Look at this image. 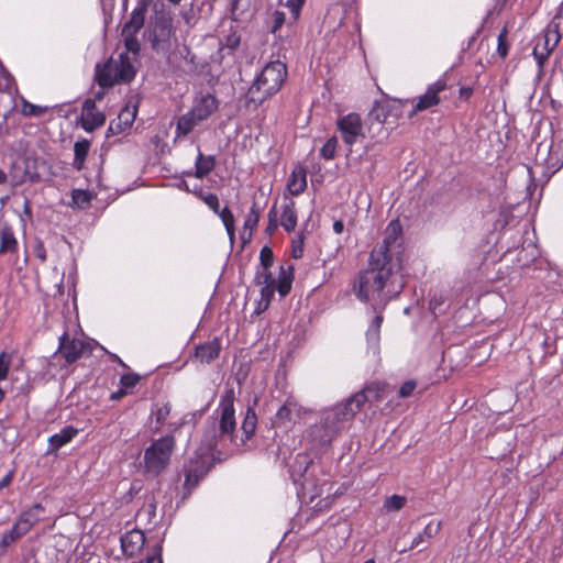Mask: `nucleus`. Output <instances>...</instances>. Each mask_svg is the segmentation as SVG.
Wrapping results in <instances>:
<instances>
[{"mask_svg": "<svg viewBox=\"0 0 563 563\" xmlns=\"http://www.w3.org/2000/svg\"><path fill=\"white\" fill-rule=\"evenodd\" d=\"M380 252L372 251L368 260V267L361 272L354 282V292L362 301H373L372 307H385L389 299L398 295L402 288L399 283L395 286L394 275L400 268L398 262H386L379 258Z\"/></svg>", "mask_w": 563, "mask_h": 563, "instance_id": "obj_1", "label": "nucleus"}, {"mask_svg": "<svg viewBox=\"0 0 563 563\" xmlns=\"http://www.w3.org/2000/svg\"><path fill=\"white\" fill-rule=\"evenodd\" d=\"M355 415L347 399L324 408L319 413V421L310 427L309 434L319 445L328 446Z\"/></svg>", "mask_w": 563, "mask_h": 563, "instance_id": "obj_2", "label": "nucleus"}, {"mask_svg": "<svg viewBox=\"0 0 563 563\" xmlns=\"http://www.w3.org/2000/svg\"><path fill=\"white\" fill-rule=\"evenodd\" d=\"M136 69L128 53L109 57L104 63L95 66L93 79L102 89H109L115 85L128 84L134 79Z\"/></svg>", "mask_w": 563, "mask_h": 563, "instance_id": "obj_3", "label": "nucleus"}, {"mask_svg": "<svg viewBox=\"0 0 563 563\" xmlns=\"http://www.w3.org/2000/svg\"><path fill=\"white\" fill-rule=\"evenodd\" d=\"M287 77V68L280 60L268 63L249 89L252 101L263 102L276 93Z\"/></svg>", "mask_w": 563, "mask_h": 563, "instance_id": "obj_4", "label": "nucleus"}, {"mask_svg": "<svg viewBox=\"0 0 563 563\" xmlns=\"http://www.w3.org/2000/svg\"><path fill=\"white\" fill-rule=\"evenodd\" d=\"M219 409L220 421H219V434L216 433V419H212L210 422L212 435L210 439H207V446L210 451H213L218 445V440L224 437H229L231 440L233 439V433L236 427L235 417H234V391L233 389H229L221 397Z\"/></svg>", "mask_w": 563, "mask_h": 563, "instance_id": "obj_5", "label": "nucleus"}, {"mask_svg": "<svg viewBox=\"0 0 563 563\" xmlns=\"http://www.w3.org/2000/svg\"><path fill=\"white\" fill-rule=\"evenodd\" d=\"M174 448L175 439L173 435H166L154 441L144 451L145 471L154 476L161 474L169 464Z\"/></svg>", "mask_w": 563, "mask_h": 563, "instance_id": "obj_6", "label": "nucleus"}, {"mask_svg": "<svg viewBox=\"0 0 563 563\" xmlns=\"http://www.w3.org/2000/svg\"><path fill=\"white\" fill-rule=\"evenodd\" d=\"M389 386L382 383H371L362 390L353 394L347 398L355 413L360 412L365 405H374L377 401L385 399L388 395Z\"/></svg>", "mask_w": 563, "mask_h": 563, "instance_id": "obj_7", "label": "nucleus"}, {"mask_svg": "<svg viewBox=\"0 0 563 563\" xmlns=\"http://www.w3.org/2000/svg\"><path fill=\"white\" fill-rule=\"evenodd\" d=\"M58 352L65 358L67 364L77 362L85 355H90L91 346L89 343L70 338L67 332L59 336Z\"/></svg>", "mask_w": 563, "mask_h": 563, "instance_id": "obj_8", "label": "nucleus"}, {"mask_svg": "<svg viewBox=\"0 0 563 563\" xmlns=\"http://www.w3.org/2000/svg\"><path fill=\"white\" fill-rule=\"evenodd\" d=\"M338 131L341 133L343 142L352 146L363 134V124L360 114L351 112L340 118L336 122Z\"/></svg>", "mask_w": 563, "mask_h": 563, "instance_id": "obj_9", "label": "nucleus"}, {"mask_svg": "<svg viewBox=\"0 0 563 563\" xmlns=\"http://www.w3.org/2000/svg\"><path fill=\"white\" fill-rule=\"evenodd\" d=\"M173 25L169 18H157L150 31L148 40L155 52H164L168 48Z\"/></svg>", "mask_w": 563, "mask_h": 563, "instance_id": "obj_10", "label": "nucleus"}, {"mask_svg": "<svg viewBox=\"0 0 563 563\" xmlns=\"http://www.w3.org/2000/svg\"><path fill=\"white\" fill-rule=\"evenodd\" d=\"M402 232L401 224L398 220H393L389 222L385 230V236L382 244L375 246L373 251L380 252L379 258L386 262H398L400 261L398 257H394V247L400 238Z\"/></svg>", "mask_w": 563, "mask_h": 563, "instance_id": "obj_11", "label": "nucleus"}, {"mask_svg": "<svg viewBox=\"0 0 563 563\" xmlns=\"http://www.w3.org/2000/svg\"><path fill=\"white\" fill-rule=\"evenodd\" d=\"M445 88L446 82L444 80H438L434 84L430 85L427 88L426 92L417 99L413 109L410 113V117H412L417 112L424 111L438 106L441 101L440 92L445 90Z\"/></svg>", "mask_w": 563, "mask_h": 563, "instance_id": "obj_12", "label": "nucleus"}, {"mask_svg": "<svg viewBox=\"0 0 563 563\" xmlns=\"http://www.w3.org/2000/svg\"><path fill=\"white\" fill-rule=\"evenodd\" d=\"M209 472V466L207 465V460L202 456H198L196 460H190L187 465H185V488L190 493L194 488H196L199 482L207 475Z\"/></svg>", "mask_w": 563, "mask_h": 563, "instance_id": "obj_13", "label": "nucleus"}, {"mask_svg": "<svg viewBox=\"0 0 563 563\" xmlns=\"http://www.w3.org/2000/svg\"><path fill=\"white\" fill-rule=\"evenodd\" d=\"M106 122V115L97 110L96 100L87 99L82 104L81 126L87 132L102 126Z\"/></svg>", "mask_w": 563, "mask_h": 563, "instance_id": "obj_14", "label": "nucleus"}, {"mask_svg": "<svg viewBox=\"0 0 563 563\" xmlns=\"http://www.w3.org/2000/svg\"><path fill=\"white\" fill-rule=\"evenodd\" d=\"M561 37L559 31L552 27L551 24L545 30L543 36V47L541 49L540 42L533 48V55L540 66H542L543 62L547 59L548 55L553 51L556 46Z\"/></svg>", "mask_w": 563, "mask_h": 563, "instance_id": "obj_15", "label": "nucleus"}, {"mask_svg": "<svg viewBox=\"0 0 563 563\" xmlns=\"http://www.w3.org/2000/svg\"><path fill=\"white\" fill-rule=\"evenodd\" d=\"M147 9L148 0H140L131 12L130 19L124 23L122 31L137 33L144 26Z\"/></svg>", "mask_w": 563, "mask_h": 563, "instance_id": "obj_16", "label": "nucleus"}, {"mask_svg": "<svg viewBox=\"0 0 563 563\" xmlns=\"http://www.w3.org/2000/svg\"><path fill=\"white\" fill-rule=\"evenodd\" d=\"M44 512V508L41 504L33 505L30 509L22 512L16 520L15 530H20L23 534H26L31 528L41 519V515Z\"/></svg>", "mask_w": 563, "mask_h": 563, "instance_id": "obj_17", "label": "nucleus"}, {"mask_svg": "<svg viewBox=\"0 0 563 563\" xmlns=\"http://www.w3.org/2000/svg\"><path fill=\"white\" fill-rule=\"evenodd\" d=\"M219 102L217 98L210 93L202 96L191 108V112L201 122L207 120L214 111L218 110Z\"/></svg>", "mask_w": 563, "mask_h": 563, "instance_id": "obj_18", "label": "nucleus"}, {"mask_svg": "<svg viewBox=\"0 0 563 563\" xmlns=\"http://www.w3.org/2000/svg\"><path fill=\"white\" fill-rule=\"evenodd\" d=\"M145 543V536L141 530H132L121 537V548L124 554L132 556Z\"/></svg>", "mask_w": 563, "mask_h": 563, "instance_id": "obj_19", "label": "nucleus"}, {"mask_svg": "<svg viewBox=\"0 0 563 563\" xmlns=\"http://www.w3.org/2000/svg\"><path fill=\"white\" fill-rule=\"evenodd\" d=\"M313 463L310 462L307 467L305 468V472L302 474L303 481H302V489L303 495L308 497L309 503H314L316 498L320 497L323 493V487L327 486V483L323 482L321 485L317 484L314 479L312 478L311 474L309 473V467H312Z\"/></svg>", "mask_w": 563, "mask_h": 563, "instance_id": "obj_20", "label": "nucleus"}, {"mask_svg": "<svg viewBox=\"0 0 563 563\" xmlns=\"http://www.w3.org/2000/svg\"><path fill=\"white\" fill-rule=\"evenodd\" d=\"M220 351V341L216 338L212 341L198 345L196 347L195 356L201 363L209 364L219 356Z\"/></svg>", "mask_w": 563, "mask_h": 563, "instance_id": "obj_21", "label": "nucleus"}, {"mask_svg": "<svg viewBox=\"0 0 563 563\" xmlns=\"http://www.w3.org/2000/svg\"><path fill=\"white\" fill-rule=\"evenodd\" d=\"M287 188L294 196H298L307 188V172L302 166H297L291 172Z\"/></svg>", "mask_w": 563, "mask_h": 563, "instance_id": "obj_22", "label": "nucleus"}, {"mask_svg": "<svg viewBox=\"0 0 563 563\" xmlns=\"http://www.w3.org/2000/svg\"><path fill=\"white\" fill-rule=\"evenodd\" d=\"M280 225L291 232L297 225L296 203L291 199H285L282 206Z\"/></svg>", "mask_w": 563, "mask_h": 563, "instance_id": "obj_23", "label": "nucleus"}, {"mask_svg": "<svg viewBox=\"0 0 563 563\" xmlns=\"http://www.w3.org/2000/svg\"><path fill=\"white\" fill-rule=\"evenodd\" d=\"M441 521H430L421 533L413 538L409 549L419 547L426 548L427 544L433 539L441 530Z\"/></svg>", "mask_w": 563, "mask_h": 563, "instance_id": "obj_24", "label": "nucleus"}, {"mask_svg": "<svg viewBox=\"0 0 563 563\" xmlns=\"http://www.w3.org/2000/svg\"><path fill=\"white\" fill-rule=\"evenodd\" d=\"M18 251V240L11 227L4 224L0 228V254H13Z\"/></svg>", "mask_w": 563, "mask_h": 563, "instance_id": "obj_25", "label": "nucleus"}, {"mask_svg": "<svg viewBox=\"0 0 563 563\" xmlns=\"http://www.w3.org/2000/svg\"><path fill=\"white\" fill-rule=\"evenodd\" d=\"M389 114L388 106L384 102L376 101L368 112L367 121L368 126L382 128Z\"/></svg>", "mask_w": 563, "mask_h": 563, "instance_id": "obj_26", "label": "nucleus"}, {"mask_svg": "<svg viewBox=\"0 0 563 563\" xmlns=\"http://www.w3.org/2000/svg\"><path fill=\"white\" fill-rule=\"evenodd\" d=\"M302 407L297 404V401L292 399H288L276 413V418L279 422H291L294 420V416H300L302 411Z\"/></svg>", "mask_w": 563, "mask_h": 563, "instance_id": "obj_27", "label": "nucleus"}, {"mask_svg": "<svg viewBox=\"0 0 563 563\" xmlns=\"http://www.w3.org/2000/svg\"><path fill=\"white\" fill-rule=\"evenodd\" d=\"M201 121L192 114L191 110L187 113L183 114L178 121L176 126L177 135L186 136L194 131V129L200 124Z\"/></svg>", "mask_w": 563, "mask_h": 563, "instance_id": "obj_28", "label": "nucleus"}, {"mask_svg": "<svg viewBox=\"0 0 563 563\" xmlns=\"http://www.w3.org/2000/svg\"><path fill=\"white\" fill-rule=\"evenodd\" d=\"M214 165H216L214 156H212V155L206 156L201 152H199L197 159H196V164H195L196 170H195L194 176L196 178H203L214 168Z\"/></svg>", "mask_w": 563, "mask_h": 563, "instance_id": "obj_29", "label": "nucleus"}, {"mask_svg": "<svg viewBox=\"0 0 563 563\" xmlns=\"http://www.w3.org/2000/svg\"><path fill=\"white\" fill-rule=\"evenodd\" d=\"M76 434H77L76 429H74L71 427L64 428L60 432H58L49 438L48 442H49L52 450L56 451V450L60 449L66 443L71 441Z\"/></svg>", "mask_w": 563, "mask_h": 563, "instance_id": "obj_30", "label": "nucleus"}, {"mask_svg": "<svg viewBox=\"0 0 563 563\" xmlns=\"http://www.w3.org/2000/svg\"><path fill=\"white\" fill-rule=\"evenodd\" d=\"M90 150V142L88 140H81L75 143L74 145V153L75 158L73 166L77 170H81L84 168V164L86 161V157Z\"/></svg>", "mask_w": 563, "mask_h": 563, "instance_id": "obj_31", "label": "nucleus"}, {"mask_svg": "<svg viewBox=\"0 0 563 563\" xmlns=\"http://www.w3.org/2000/svg\"><path fill=\"white\" fill-rule=\"evenodd\" d=\"M291 282H292V266H288L287 271L284 268V266H280V276L279 282L275 288H277L279 295L282 297H285L289 294L291 289Z\"/></svg>", "mask_w": 563, "mask_h": 563, "instance_id": "obj_32", "label": "nucleus"}, {"mask_svg": "<svg viewBox=\"0 0 563 563\" xmlns=\"http://www.w3.org/2000/svg\"><path fill=\"white\" fill-rule=\"evenodd\" d=\"M256 424L257 416L254 409L247 408L241 427L246 440L251 439V437L254 434Z\"/></svg>", "mask_w": 563, "mask_h": 563, "instance_id": "obj_33", "label": "nucleus"}, {"mask_svg": "<svg viewBox=\"0 0 563 563\" xmlns=\"http://www.w3.org/2000/svg\"><path fill=\"white\" fill-rule=\"evenodd\" d=\"M92 199V195L82 189H74L71 192V206L79 208V209H86L89 207Z\"/></svg>", "mask_w": 563, "mask_h": 563, "instance_id": "obj_34", "label": "nucleus"}, {"mask_svg": "<svg viewBox=\"0 0 563 563\" xmlns=\"http://www.w3.org/2000/svg\"><path fill=\"white\" fill-rule=\"evenodd\" d=\"M383 314L382 312L379 311L376 317L374 318V320L372 321L367 332H366V339H367V342L368 343H372V344H377L378 341H379V333H380V325H382V322H383Z\"/></svg>", "mask_w": 563, "mask_h": 563, "instance_id": "obj_35", "label": "nucleus"}, {"mask_svg": "<svg viewBox=\"0 0 563 563\" xmlns=\"http://www.w3.org/2000/svg\"><path fill=\"white\" fill-rule=\"evenodd\" d=\"M261 211L262 207L254 201L244 221V230H249L250 235L252 234V231L257 227L261 217Z\"/></svg>", "mask_w": 563, "mask_h": 563, "instance_id": "obj_36", "label": "nucleus"}, {"mask_svg": "<svg viewBox=\"0 0 563 563\" xmlns=\"http://www.w3.org/2000/svg\"><path fill=\"white\" fill-rule=\"evenodd\" d=\"M24 534L20 530H15V525L10 531L4 533L0 540V555L5 552V549L13 542L18 541Z\"/></svg>", "mask_w": 563, "mask_h": 563, "instance_id": "obj_37", "label": "nucleus"}, {"mask_svg": "<svg viewBox=\"0 0 563 563\" xmlns=\"http://www.w3.org/2000/svg\"><path fill=\"white\" fill-rule=\"evenodd\" d=\"M122 35L124 36V45L126 48L124 53H133L134 55H136L141 48V44L136 37V33L122 31Z\"/></svg>", "mask_w": 563, "mask_h": 563, "instance_id": "obj_38", "label": "nucleus"}, {"mask_svg": "<svg viewBox=\"0 0 563 563\" xmlns=\"http://www.w3.org/2000/svg\"><path fill=\"white\" fill-rule=\"evenodd\" d=\"M217 214L221 218V220L227 229L228 234L232 239L234 236V231H235L233 213L231 212V210L228 207H225L222 210H220L219 213H217Z\"/></svg>", "mask_w": 563, "mask_h": 563, "instance_id": "obj_39", "label": "nucleus"}, {"mask_svg": "<svg viewBox=\"0 0 563 563\" xmlns=\"http://www.w3.org/2000/svg\"><path fill=\"white\" fill-rule=\"evenodd\" d=\"M137 107L134 104L132 108L130 106L124 107L118 118L122 123L123 128H130L135 120Z\"/></svg>", "mask_w": 563, "mask_h": 563, "instance_id": "obj_40", "label": "nucleus"}, {"mask_svg": "<svg viewBox=\"0 0 563 563\" xmlns=\"http://www.w3.org/2000/svg\"><path fill=\"white\" fill-rule=\"evenodd\" d=\"M47 110H48V107L33 104L26 100H23L21 112L25 117H41Z\"/></svg>", "mask_w": 563, "mask_h": 563, "instance_id": "obj_41", "label": "nucleus"}, {"mask_svg": "<svg viewBox=\"0 0 563 563\" xmlns=\"http://www.w3.org/2000/svg\"><path fill=\"white\" fill-rule=\"evenodd\" d=\"M180 55L183 56L186 65H187V71L189 73H196L198 70V64H197V57L191 52V49L184 45L183 49L180 51Z\"/></svg>", "mask_w": 563, "mask_h": 563, "instance_id": "obj_42", "label": "nucleus"}, {"mask_svg": "<svg viewBox=\"0 0 563 563\" xmlns=\"http://www.w3.org/2000/svg\"><path fill=\"white\" fill-rule=\"evenodd\" d=\"M338 147V139L335 136L330 137L321 147L320 154L324 159H332L335 156Z\"/></svg>", "mask_w": 563, "mask_h": 563, "instance_id": "obj_43", "label": "nucleus"}, {"mask_svg": "<svg viewBox=\"0 0 563 563\" xmlns=\"http://www.w3.org/2000/svg\"><path fill=\"white\" fill-rule=\"evenodd\" d=\"M405 504L406 498L404 496L393 495L385 500L384 507L388 511H398L405 506Z\"/></svg>", "mask_w": 563, "mask_h": 563, "instance_id": "obj_44", "label": "nucleus"}, {"mask_svg": "<svg viewBox=\"0 0 563 563\" xmlns=\"http://www.w3.org/2000/svg\"><path fill=\"white\" fill-rule=\"evenodd\" d=\"M240 43L241 36L236 32H232L225 37V42L221 45V47L228 52V55H232L233 52L239 47Z\"/></svg>", "mask_w": 563, "mask_h": 563, "instance_id": "obj_45", "label": "nucleus"}, {"mask_svg": "<svg viewBox=\"0 0 563 563\" xmlns=\"http://www.w3.org/2000/svg\"><path fill=\"white\" fill-rule=\"evenodd\" d=\"M198 197L214 212L219 213L220 203L217 195L214 194H203L202 190L199 191Z\"/></svg>", "mask_w": 563, "mask_h": 563, "instance_id": "obj_46", "label": "nucleus"}, {"mask_svg": "<svg viewBox=\"0 0 563 563\" xmlns=\"http://www.w3.org/2000/svg\"><path fill=\"white\" fill-rule=\"evenodd\" d=\"M275 285H264L261 288V305H263V309H267L272 298L274 297Z\"/></svg>", "mask_w": 563, "mask_h": 563, "instance_id": "obj_47", "label": "nucleus"}, {"mask_svg": "<svg viewBox=\"0 0 563 563\" xmlns=\"http://www.w3.org/2000/svg\"><path fill=\"white\" fill-rule=\"evenodd\" d=\"M244 0H232L231 2V19L233 21H239L244 13L247 2L243 4Z\"/></svg>", "mask_w": 563, "mask_h": 563, "instance_id": "obj_48", "label": "nucleus"}, {"mask_svg": "<svg viewBox=\"0 0 563 563\" xmlns=\"http://www.w3.org/2000/svg\"><path fill=\"white\" fill-rule=\"evenodd\" d=\"M255 282L262 287L264 285H275V279L268 268H262L261 272H257Z\"/></svg>", "mask_w": 563, "mask_h": 563, "instance_id": "obj_49", "label": "nucleus"}, {"mask_svg": "<svg viewBox=\"0 0 563 563\" xmlns=\"http://www.w3.org/2000/svg\"><path fill=\"white\" fill-rule=\"evenodd\" d=\"M507 29L504 27L498 35L497 53L500 57L505 58L508 54Z\"/></svg>", "mask_w": 563, "mask_h": 563, "instance_id": "obj_50", "label": "nucleus"}, {"mask_svg": "<svg viewBox=\"0 0 563 563\" xmlns=\"http://www.w3.org/2000/svg\"><path fill=\"white\" fill-rule=\"evenodd\" d=\"M12 357L7 352L0 354V380H3L8 376V372L11 365Z\"/></svg>", "mask_w": 563, "mask_h": 563, "instance_id": "obj_51", "label": "nucleus"}, {"mask_svg": "<svg viewBox=\"0 0 563 563\" xmlns=\"http://www.w3.org/2000/svg\"><path fill=\"white\" fill-rule=\"evenodd\" d=\"M262 268H269L274 262L273 251L268 246H264L260 253Z\"/></svg>", "mask_w": 563, "mask_h": 563, "instance_id": "obj_52", "label": "nucleus"}, {"mask_svg": "<svg viewBox=\"0 0 563 563\" xmlns=\"http://www.w3.org/2000/svg\"><path fill=\"white\" fill-rule=\"evenodd\" d=\"M305 3V0H287L286 7L289 9L291 13L292 21H297L301 11V8Z\"/></svg>", "mask_w": 563, "mask_h": 563, "instance_id": "obj_53", "label": "nucleus"}, {"mask_svg": "<svg viewBox=\"0 0 563 563\" xmlns=\"http://www.w3.org/2000/svg\"><path fill=\"white\" fill-rule=\"evenodd\" d=\"M156 422L158 424L165 423L166 419L170 415V406L169 404H164L163 406L158 407L157 410L154 412Z\"/></svg>", "mask_w": 563, "mask_h": 563, "instance_id": "obj_54", "label": "nucleus"}, {"mask_svg": "<svg viewBox=\"0 0 563 563\" xmlns=\"http://www.w3.org/2000/svg\"><path fill=\"white\" fill-rule=\"evenodd\" d=\"M140 380V376L137 374H124L121 376L120 383L124 388L134 387Z\"/></svg>", "mask_w": 563, "mask_h": 563, "instance_id": "obj_55", "label": "nucleus"}, {"mask_svg": "<svg viewBox=\"0 0 563 563\" xmlns=\"http://www.w3.org/2000/svg\"><path fill=\"white\" fill-rule=\"evenodd\" d=\"M559 33L563 34V2L561 3L558 13L550 23Z\"/></svg>", "mask_w": 563, "mask_h": 563, "instance_id": "obj_56", "label": "nucleus"}, {"mask_svg": "<svg viewBox=\"0 0 563 563\" xmlns=\"http://www.w3.org/2000/svg\"><path fill=\"white\" fill-rule=\"evenodd\" d=\"M286 21V15L284 12L282 11H275L273 13V26H272V32L273 33H276L277 30H279L284 23Z\"/></svg>", "mask_w": 563, "mask_h": 563, "instance_id": "obj_57", "label": "nucleus"}, {"mask_svg": "<svg viewBox=\"0 0 563 563\" xmlns=\"http://www.w3.org/2000/svg\"><path fill=\"white\" fill-rule=\"evenodd\" d=\"M417 384L415 380H408L406 383H404L400 388H399V396L401 398H406V397H409L411 396V394L413 393L415 388H416Z\"/></svg>", "mask_w": 563, "mask_h": 563, "instance_id": "obj_58", "label": "nucleus"}, {"mask_svg": "<svg viewBox=\"0 0 563 563\" xmlns=\"http://www.w3.org/2000/svg\"><path fill=\"white\" fill-rule=\"evenodd\" d=\"M126 128H123V123L119 120H112L109 124L108 132L111 134H118L124 131Z\"/></svg>", "mask_w": 563, "mask_h": 563, "instance_id": "obj_59", "label": "nucleus"}, {"mask_svg": "<svg viewBox=\"0 0 563 563\" xmlns=\"http://www.w3.org/2000/svg\"><path fill=\"white\" fill-rule=\"evenodd\" d=\"M228 55V52L225 49H223L221 46L220 48L218 49V52L216 54H213L211 56V60L213 63H218V64H222L224 57Z\"/></svg>", "mask_w": 563, "mask_h": 563, "instance_id": "obj_60", "label": "nucleus"}, {"mask_svg": "<svg viewBox=\"0 0 563 563\" xmlns=\"http://www.w3.org/2000/svg\"><path fill=\"white\" fill-rule=\"evenodd\" d=\"M292 256L295 258H300L302 256V239L298 242H292Z\"/></svg>", "mask_w": 563, "mask_h": 563, "instance_id": "obj_61", "label": "nucleus"}, {"mask_svg": "<svg viewBox=\"0 0 563 563\" xmlns=\"http://www.w3.org/2000/svg\"><path fill=\"white\" fill-rule=\"evenodd\" d=\"M442 303H443L442 298H437V297L432 298V299L430 300V310H431L434 314H437V311H438V310H440V307H441V305H442Z\"/></svg>", "mask_w": 563, "mask_h": 563, "instance_id": "obj_62", "label": "nucleus"}, {"mask_svg": "<svg viewBox=\"0 0 563 563\" xmlns=\"http://www.w3.org/2000/svg\"><path fill=\"white\" fill-rule=\"evenodd\" d=\"M473 95V88L471 87H462L460 89V99L468 100V98Z\"/></svg>", "mask_w": 563, "mask_h": 563, "instance_id": "obj_63", "label": "nucleus"}, {"mask_svg": "<svg viewBox=\"0 0 563 563\" xmlns=\"http://www.w3.org/2000/svg\"><path fill=\"white\" fill-rule=\"evenodd\" d=\"M146 563H163L161 548L152 556L147 558Z\"/></svg>", "mask_w": 563, "mask_h": 563, "instance_id": "obj_64", "label": "nucleus"}]
</instances>
